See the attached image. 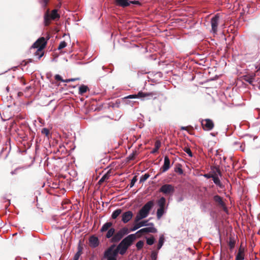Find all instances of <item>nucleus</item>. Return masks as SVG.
<instances>
[{"label":"nucleus","instance_id":"obj_1","mask_svg":"<svg viewBox=\"0 0 260 260\" xmlns=\"http://www.w3.org/2000/svg\"><path fill=\"white\" fill-rule=\"evenodd\" d=\"M136 239V234L128 235L121 241L116 248H114V251L117 254L119 253L120 255H124Z\"/></svg>","mask_w":260,"mask_h":260},{"label":"nucleus","instance_id":"obj_2","mask_svg":"<svg viewBox=\"0 0 260 260\" xmlns=\"http://www.w3.org/2000/svg\"><path fill=\"white\" fill-rule=\"evenodd\" d=\"M115 233V230L113 228H110L107 231L106 234V238L110 239V242L117 243L119 242L125 235L129 233V230L126 227H124L120 229L117 233Z\"/></svg>","mask_w":260,"mask_h":260},{"label":"nucleus","instance_id":"obj_3","mask_svg":"<svg viewBox=\"0 0 260 260\" xmlns=\"http://www.w3.org/2000/svg\"><path fill=\"white\" fill-rule=\"evenodd\" d=\"M47 44V41L44 37H41L33 44L31 46L32 48L37 49L35 52V56L40 59L43 55L44 53L42 50L45 48Z\"/></svg>","mask_w":260,"mask_h":260},{"label":"nucleus","instance_id":"obj_4","mask_svg":"<svg viewBox=\"0 0 260 260\" xmlns=\"http://www.w3.org/2000/svg\"><path fill=\"white\" fill-rule=\"evenodd\" d=\"M156 94L153 92H145L142 91H139L137 94H132L125 97V102L128 104V102L126 101L128 99H136L140 98L142 100L154 99L156 98Z\"/></svg>","mask_w":260,"mask_h":260},{"label":"nucleus","instance_id":"obj_5","mask_svg":"<svg viewBox=\"0 0 260 260\" xmlns=\"http://www.w3.org/2000/svg\"><path fill=\"white\" fill-rule=\"evenodd\" d=\"M59 15L58 14L57 10L56 9H54L52 10L51 14L50 13L49 9H47L44 15L45 25H49L51 20H54L56 18H59Z\"/></svg>","mask_w":260,"mask_h":260},{"label":"nucleus","instance_id":"obj_6","mask_svg":"<svg viewBox=\"0 0 260 260\" xmlns=\"http://www.w3.org/2000/svg\"><path fill=\"white\" fill-rule=\"evenodd\" d=\"M116 245L115 244L111 245L108 248L104 253V258L107 260H117V254L114 251Z\"/></svg>","mask_w":260,"mask_h":260},{"label":"nucleus","instance_id":"obj_7","mask_svg":"<svg viewBox=\"0 0 260 260\" xmlns=\"http://www.w3.org/2000/svg\"><path fill=\"white\" fill-rule=\"evenodd\" d=\"M150 226L149 227H146L140 229V230L137 231L135 234H136V235H137L138 238H140L143 234L149 233H156L157 232V229L154 227V225ZM136 236L137 237V236Z\"/></svg>","mask_w":260,"mask_h":260},{"label":"nucleus","instance_id":"obj_8","mask_svg":"<svg viewBox=\"0 0 260 260\" xmlns=\"http://www.w3.org/2000/svg\"><path fill=\"white\" fill-rule=\"evenodd\" d=\"M159 191L165 194H172L174 191V187L172 184H165L159 188Z\"/></svg>","mask_w":260,"mask_h":260},{"label":"nucleus","instance_id":"obj_9","mask_svg":"<svg viewBox=\"0 0 260 260\" xmlns=\"http://www.w3.org/2000/svg\"><path fill=\"white\" fill-rule=\"evenodd\" d=\"M135 223L129 230V232H134L139 229V228L144 226L153 225V223L152 222L148 223V220H143L141 221H138V222H135Z\"/></svg>","mask_w":260,"mask_h":260},{"label":"nucleus","instance_id":"obj_10","mask_svg":"<svg viewBox=\"0 0 260 260\" xmlns=\"http://www.w3.org/2000/svg\"><path fill=\"white\" fill-rule=\"evenodd\" d=\"M213 198L214 202L217 206L221 208L224 211H228L227 208L225 203L223 201L222 198L218 195H215L213 196Z\"/></svg>","mask_w":260,"mask_h":260},{"label":"nucleus","instance_id":"obj_11","mask_svg":"<svg viewBox=\"0 0 260 260\" xmlns=\"http://www.w3.org/2000/svg\"><path fill=\"white\" fill-rule=\"evenodd\" d=\"M219 20V15L218 14H216L214 17L211 18V24L212 31L213 33H216L217 31V26Z\"/></svg>","mask_w":260,"mask_h":260},{"label":"nucleus","instance_id":"obj_12","mask_svg":"<svg viewBox=\"0 0 260 260\" xmlns=\"http://www.w3.org/2000/svg\"><path fill=\"white\" fill-rule=\"evenodd\" d=\"M201 123L203 128L206 131H211L214 127V123L210 119L202 120Z\"/></svg>","mask_w":260,"mask_h":260},{"label":"nucleus","instance_id":"obj_13","mask_svg":"<svg viewBox=\"0 0 260 260\" xmlns=\"http://www.w3.org/2000/svg\"><path fill=\"white\" fill-rule=\"evenodd\" d=\"M133 215V213L130 210L123 212L121 215V221L123 223H127L132 219Z\"/></svg>","mask_w":260,"mask_h":260},{"label":"nucleus","instance_id":"obj_14","mask_svg":"<svg viewBox=\"0 0 260 260\" xmlns=\"http://www.w3.org/2000/svg\"><path fill=\"white\" fill-rule=\"evenodd\" d=\"M170 160L168 156H165L164 157V163L160 170L162 173L166 172L170 168Z\"/></svg>","mask_w":260,"mask_h":260},{"label":"nucleus","instance_id":"obj_15","mask_svg":"<svg viewBox=\"0 0 260 260\" xmlns=\"http://www.w3.org/2000/svg\"><path fill=\"white\" fill-rule=\"evenodd\" d=\"M89 244L91 247L95 248L99 245V240L98 237L91 236L89 239Z\"/></svg>","mask_w":260,"mask_h":260},{"label":"nucleus","instance_id":"obj_16","mask_svg":"<svg viewBox=\"0 0 260 260\" xmlns=\"http://www.w3.org/2000/svg\"><path fill=\"white\" fill-rule=\"evenodd\" d=\"M115 2L116 5L123 8L127 7L131 4V2H129L128 0H115Z\"/></svg>","mask_w":260,"mask_h":260},{"label":"nucleus","instance_id":"obj_17","mask_svg":"<svg viewBox=\"0 0 260 260\" xmlns=\"http://www.w3.org/2000/svg\"><path fill=\"white\" fill-rule=\"evenodd\" d=\"M154 206L153 201H150L145 204L141 209L149 213L150 210Z\"/></svg>","mask_w":260,"mask_h":260},{"label":"nucleus","instance_id":"obj_18","mask_svg":"<svg viewBox=\"0 0 260 260\" xmlns=\"http://www.w3.org/2000/svg\"><path fill=\"white\" fill-rule=\"evenodd\" d=\"M154 206L153 201H150L145 204L141 209L149 213L150 210Z\"/></svg>","mask_w":260,"mask_h":260},{"label":"nucleus","instance_id":"obj_19","mask_svg":"<svg viewBox=\"0 0 260 260\" xmlns=\"http://www.w3.org/2000/svg\"><path fill=\"white\" fill-rule=\"evenodd\" d=\"M113 223L111 222H107L104 223L100 229V232L102 233L105 232L109 230L112 228Z\"/></svg>","mask_w":260,"mask_h":260},{"label":"nucleus","instance_id":"obj_20","mask_svg":"<svg viewBox=\"0 0 260 260\" xmlns=\"http://www.w3.org/2000/svg\"><path fill=\"white\" fill-rule=\"evenodd\" d=\"M166 200L164 197H161L157 202L159 208H165Z\"/></svg>","mask_w":260,"mask_h":260},{"label":"nucleus","instance_id":"obj_21","mask_svg":"<svg viewBox=\"0 0 260 260\" xmlns=\"http://www.w3.org/2000/svg\"><path fill=\"white\" fill-rule=\"evenodd\" d=\"M244 258V249L242 248H240L236 256V260H243Z\"/></svg>","mask_w":260,"mask_h":260},{"label":"nucleus","instance_id":"obj_22","mask_svg":"<svg viewBox=\"0 0 260 260\" xmlns=\"http://www.w3.org/2000/svg\"><path fill=\"white\" fill-rule=\"evenodd\" d=\"M212 178L213 179L214 183L216 185H217L218 186H219L220 188L222 187V185L218 177L217 176V174H213V176Z\"/></svg>","mask_w":260,"mask_h":260},{"label":"nucleus","instance_id":"obj_23","mask_svg":"<svg viewBox=\"0 0 260 260\" xmlns=\"http://www.w3.org/2000/svg\"><path fill=\"white\" fill-rule=\"evenodd\" d=\"M122 211L121 209H117L114 210L112 213L111 218L113 219H116L122 213Z\"/></svg>","mask_w":260,"mask_h":260},{"label":"nucleus","instance_id":"obj_24","mask_svg":"<svg viewBox=\"0 0 260 260\" xmlns=\"http://www.w3.org/2000/svg\"><path fill=\"white\" fill-rule=\"evenodd\" d=\"M110 177V171H108L105 174H104L102 178L100 179L99 183L100 184H102L105 181L108 180L109 179Z\"/></svg>","mask_w":260,"mask_h":260},{"label":"nucleus","instance_id":"obj_25","mask_svg":"<svg viewBox=\"0 0 260 260\" xmlns=\"http://www.w3.org/2000/svg\"><path fill=\"white\" fill-rule=\"evenodd\" d=\"M161 146V142L159 140H157L155 142L154 148L151 151V153L154 154L157 152Z\"/></svg>","mask_w":260,"mask_h":260},{"label":"nucleus","instance_id":"obj_26","mask_svg":"<svg viewBox=\"0 0 260 260\" xmlns=\"http://www.w3.org/2000/svg\"><path fill=\"white\" fill-rule=\"evenodd\" d=\"M235 244L236 241L235 238L232 236H230L229 238V245L231 250L234 248Z\"/></svg>","mask_w":260,"mask_h":260},{"label":"nucleus","instance_id":"obj_27","mask_svg":"<svg viewBox=\"0 0 260 260\" xmlns=\"http://www.w3.org/2000/svg\"><path fill=\"white\" fill-rule=\"evenodd\" d=\"M165 213V208H158L156 211V216L157 219H160Z\"/></svg>","mask_w":260,"mask_h":260},{"label":"nucleus","instance_id":"obj_28","mask_svg":"<svg viewBox=\"0 0 260 260\" xmlns=\"http://www.w3.org/2000/svg\"><path fill=\"white\" fill-rule=\"evenodd\" d=\"M49 2V0H39V3L41 5V7L44 10L46 9Z\"/></svg>","mask_w":260,"mask_h":260},{"label":"nucleus","instance_id":"obj_29","mask_svg":"<svg viewBox=\"0 0 260 260\" xmlns=\"http://www.w3.org/2000/svg\"><path fill=\"white\" fill-rule=\"evenodd\" d=\"M82 250V248L81 247L79 246L78 248V251L75 254V255L74 256L73 260H78L79 259V258L81 255Z\"/></svg>","mask_w":260,"mask_h":260},{"label":"nucleus","instance_id":"obj_30","mask_svg":"<svg viewBox=\"0 0 260 260\" xmlns=\"http://www.w3.org/2000/svg\"><path fill=\"white\" fill-rule=\"evenodd\" d=\"M88 89V87L85 85H82L79 87V93L80 94H83L85 93Z\"/></svg>","mask_w":260,"mask_h":260},{"label":"nucleus","instance_id":"obj_31","mask_svg":"<svg viewBox=\"0 0 260 260\" xmlns=\"http://www.w3.org/2000/svg\"><path fill=\"white\" fill-rule=\"evenodd\" d=\"M145 218H146L145 216H143L141 213L139 212L135 218V222H138L141 219Z\"/></svg>","mask_w":260,"mask_h":260},{"label":"nucleus","instance_id":"obj_32","mask_svg":"<svg viewBox=\"0 0 260 260\" xmlns=\"http://www.w3.org/2000/svg\"><path fill=\"white\" fill-rule=\"evenodd\" d=\"M145 218H146L145 216H143L141 213L139 212L135 218V222H138L141 219Z\"/></svg>","mask_w":260,"mask_h":260},{"label":"nucleus","instance_id":"obj_33","mask_svg":"<svg viewBox=\"0 0 260 260\" xmlns=\"http://www.w3.org/2000/svg\"><path fill=\"white\" fill-rule=\"evenodd\" d=\"M155 239L153 236L150 238H146V243L149 245H152L154 243Z\"/></svg>","mask_w":260,"mask_h":260},{"label":"nucleus","instance_id":"obj_34","mask_svg":"<svg viewBox=\"0 0 260 260\" xmlns=\"http://www.w3.org/2000/svg\"><path fill=\"white\" fill-rule=\"evenodd\" d=\"M165 239L164 235H161L159 238L158 244L160 246H162L165 242Z\"/></svg>","mask_w":260,"mask_h":260},{"label":"nucleus","instance_id":"obj_35","mask_svg":"<svg viewBox=\"0 0 260 260\" xmlns=\"http://www.w3.org/2000/svg\"><path fill=\"white\" fill-rule=\"evenodd\" d=\"M158 251L156 250H153L151 251V257L152 260H156L157 257Z\"/></svg>","mask_w":260,"mask_h":260},{"label":"nucleus","instance_id":"obj_36","mask_svg":"<svg viewBox=\"0 0 260 260\" xmlns=\"http://www.w3.org/2000/svg\"><path fill=\"white\" fill-rule=\"evenodd\" d=\"M150 175L148 173H146L144 175H142L140 180V182H144L149 177Z\"/></svg>","mask_w":260,"mask_h":260},{"label":"nucleus","instance_id":"obj_37","mask_svg":"<svg viewBox=\"0 0 260 260\" xmlns=\"http://www.w3.org/2000/svg\"><path fill=\"white\" fill-rule=\"evenodd\" d=\"M144 245V242L142 240L139 241L136 243V247L138 250L141 249Z\"/></svg>","mask_w":260,"mask_h":260},{"label":"nucleus","instance_id":"obj_38","mask_svg":"<svg viewBox=\"0 0 260 260\" xmlns=\"http://www.w3.org/2000/svg\"><path fill=\"white\" fill-rule=\"evenodd\" d=\"M183 150L186 153L188 154V155L190 156V157H192L193 156V154H192V153L191 151V150L189 148H188V147H185L184 149H183Z\"/></svg>","mask_w":260,"mask_h":260},{"label":"nucleus","instance_id":"obj_39","mask_svg":"<svg viewBox=\"0 0 260 260\" xmlns=\"http://www.w3.org/2000/svg\"><path fill=\"white\" fill-rule=\"evenodd\" d=\"M66 46H67L66 42L65 41H61L60 43V44H59V46L58 47V50H61V49L64 48V47H66Z\"/></svg>","mask_w":260,"mask_h":260},{"label":"nucleus","instance_id":"obj_40","mask_svg":"<svg viewBox=\"0 0 260 260\" xmlns=\"http://www.w3.org/2000/svg\"><path fill=\"white\" fill-rule=\"evenodd\" d=\"M137 180V177L136 176H135L133 178V179L131 180V183L129 184V187L131 188H132V187L134 186V185H135Z\"/></svg>","mask_w":260,"mask_h":260},{"label":"nucleus","instance_id":"obj_41","mask_svg":"<svg viewBox=\"0 0 260 260\" xmlns=\"http://www.w3.org/2000/svg\"><path fill=\"white\" fill-rule=\"evenodd\" d=\"M175 171L178 173H179L180 175H181L183 173V171L181 167H177L175 169Z\"/></svg>","mask_w":260,"mask_h":260},{"label":"nucleus","instance_id":"obj_42","mask_svg":"<svg viewBox=\"0 0 260 260\" xmlns=\"http://www.w3.org/2000/svg\"><path fill=\"white\" fill-rule=\"evenodd\" d=\"M136 154L135 152H133L132 153L130 154L128 157H127V159L128 161L132 160L134 159L135 157Z\"/></svg>","mask_w":260,"mask_h":260},{"label":"nucleus","instance_id":"obj_43","mask_svg":"<svg viewBox=\"0 0 260 260\" xmlns=\"http://www.w3.org/2000/svg\"><path fill=\"white\" fill-rule=\"evenodd\" d=\"M43 134H45L46 136H48L49 134V131L47 128H43L41 131Z\"/></svg>","mask_w":260,"mask_h":260},{"label":"nucleus","instance_id":"obj_44","mask_svg":"<svg viewBox=\"0 0 260 260\" xmlns=\"http://www.w3.org/2000/svg\"><path fill=\"white\" fill-rule=\"evenodd\" d=\"M139 212L141 213L143 216H145V217H147L149 214L148 212L143 210L142 209H141Z\"/></svg>","mask_w":260,"mask_h":260},{"label":"nucleus","instance_id":"obj_45","mask_svg":"<svg viewBox=\"0 0 260 260\" xmlns=\"http://www.w3.org/2000/svg\"><path fill=\"white\" fill-rule=\"evenodd\" d=\"M214 173V174H217V176L218 175L221 176V172L219 168H216L215 171Z\"/></svg>","mask_w":260,"mask_h":260},{"label":"nucleus","instance_id":"obj_46","mask_svg":"<svg viewBox=\"0 0 260 260\" xmlns=\"http://www.w3.org/2000/svg\"><path fill=\"white\" fill-rule=\"evenodd\" d=\"M54 78L57 81H61L62 82V80H64L63 79H62V77L59 75L58 74L56 75Z\"/></svg>","mask_w":260,"mask_h":260},{"label":"nucleus","instance_id":"obj_47","mask_svg":"<svg viewBox=\"0 0 260 260\" xmlns=\"http://www.w3.org/2000/svg\"><path fill=\"white\" fill-rule=\"evenodd\" d=\"M76 80H77V79H76V78H71V79H66L65 80H62V82L68 83V82H70L71 81H75Z\"/></svg>","mask_w":260,"mask_h":260},{"label":"nucleus","instance_id":"obj_48","mask_svg":"<svg viewBox=\"0 0 260 260\" xmlns=\"http://www.w3.org/2000/svg\"><path fill=\"white\" fill-rule=\"evenodd\" d=\"M213 176V175H211L209 174H205L204 175V177L207 179L212 178Z\"/></svg>","mask_w":260,"mask_h":260},{"label":"nucleus","instance_id":"obj_49","mask_svg":"<svg viewBox=\"0 0 260 260\" xmlns=\"http://www.w3.org/2000/svg\"><path fill=\"white\" fill-rule=\"evenodd\" d=\"M129 2H131V4H137V5H140V2L139 1H129Z\"/></svg>","mask_w":260,"mask_h":260},{"label":"nucleus","instance_id":"obj_50","mask_svg":"<svg viewBox=\"0 0 260 260\" xmlns=\"http://www.w3.org/2000/svg\"><path fill=\"white\" fill-rule=\"evenodd\" d=\"M17 170V169H16L14 170V171H12L11 172V174L12 175L16 174Z\"/></svg>","mask_w":260,"mask_h":260},{"label":"nucleus","instance_id":"obj_51","mask_svg":"<svg viewBox=\"0 0 260 260\" xmlns=\"http://www.w3.org/2000/svg\"><path fill=\"white\" fill-rule=\"evenodd\" d=\"M161 247H162V246H160V245H159L158 244L157 246V250L156 251H158Z\"/></svg>","mask_w":260,"mask_h":260},{"label":"nucleus","instance_id":"obj_52","mask_svg":"<svg viewBox=\"0 0 260 260\" xmlns=\"http://www.w3.org/2000/svg\"><path fill=\"white\" fill-rule=\"evenodd\" d=\"M21 258L20 257H16L15 258V260H21Z\"/></svg>","mask_w":260,"mask_h":260},{"label":"nucleus","instance_id":"obj_53","mask_svg":"<svg viewBox=\"0 0 260 260\" xmlns=\"http://www.w3.org/2000/svg\"><path fill=\"white\" fill-rule=\"evenodd\" d=\"M6 90H7L8 92H9V87H7L6 88Z\"/></svg>","mask_w":260,"mask_h":260},{"label":"nucleus","instance_id":"obj_54","mask_svg":"<svg viewBox=\"0 0 260 260\" xmlns=\"http://www.w3.org/2000/svg\"><path fill=\"white\" fill-rule=\"evenodd\" d=\"M182 129H186V127H182L181 128Z\"/></svg>","mask_w":260,"mask_h":260},{"label":"nucleus","instance_id":"obj_55","mask_svg":"<svg viewBox=\"0 0 260 260\" xmlns=\"http://www.w3.org/2000/svg\"><path fill=\"white\" fill-rule=\"evenodd\" d=\"M257 138V136H254L253 138V140H254L255 139Z\"/></svg>","mask_w":260,"mask_h":260},{"label":"nucleus","instance_id":"obj_56","mask_svg":"<svg viewBox=\"0 0 260 260\" xmlns=\"http://www.w3.org/2000/svg\"><path fill=\"white\" fill-rule=\"evenodd\" d=\"M225 160H226V157H223V161H224V162H225Z\"/></svg>","mask_w":260,"mask_h":260},{"label":"nucleus","instance_id":"obj_57","mask_svg":"<svg viewBox=\"0 0 260 260\" xmlns=\"http://www.w3.org/2000/svg\"><path fill=\"white\" fill-rule=\"evenodd\" d=\"M102 69H103V70H105V66H103Z\"/></svg>","mask_w":260,"mask_h":260},{"label":"nucleus","instance_id":"obj_58","mask_svg":"<svg viewBox=\"0 0 260 260\" xmlns=\"http://www.w3.org/2000/svg\"><path fill=\"white\" fill-rule=\"evenodd\" d=\"M246 137H250V138L251 137V136H250V135H246Z\"/></svg>","mask_w":260,"mask_h":260}]
</instances>
